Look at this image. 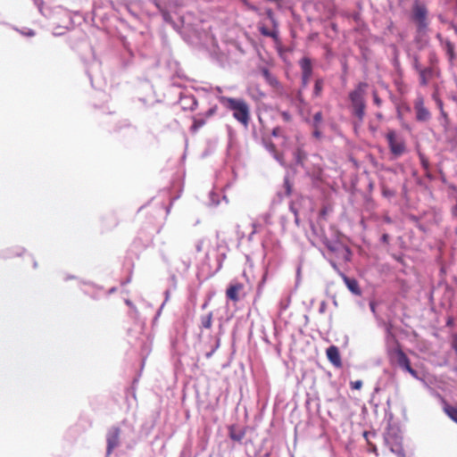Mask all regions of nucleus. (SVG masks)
Segmentation results:
<instances>
[{
  "mask_svg": "<svg viewBox=\"0 0 457 457\" xmlns=\"http://www.w3.org/2000/svg\"><path fill=\"white\" fill-rule=\"evenodd\" d=\"M229 436L232 440L240 442L245 436V432H243V431L237 432L234 430L233 428H229Z\"/></svg>",
  "mask_w": 457,
  "mask_h": 457,
  "instance_id": "4be33fe9",
  "label": "nucleus"
},
{
  "mask_svg": "<svg viewBox=\"0 0 457 457\" xmlns=\"http://www.w3.org/2000/svg\"><path fill=\"white\" fill-rule=\"evenodd\" d=\"M445 48L450 57V59H453L454 58V45L450 41H446L445 43Z\"/></svg>",
  "mask_w": 457,
  "mask_h": 457,
  "instance_id": "b1692460",
  "label": "nucleus"
},
{
  "mask_svg": "<svg viewBox=\"0 0 457 457\" xmlns=\"http://www.w3.org/2000/svg\"><path fill=\"white\" fill-rule=\"evenodd\" d=\"M120 436V429L118 427H112L109 429L107 436H106V441H107L106 455H107V457H109V455L112 453L113 449H115L119 445Z\"/></svg>",
  "mask_w": 457,
  "mask_h": 457,
  "instance_id": "0eeeda50",
  "label": "nucleus"
},
{
  "mask_svg": "<svg viewBox=\"0 0 457 457\" xmlns=\"http://www.w3.org/2000/svg\"><path fill=\"white\" fill-rule=\"evenodd\" d=\"M180 104L184 110L195 111L198 106V102L194 96H184L180 98Z\"/></svg>",
  "mask_w": 457,
  "mask_h": 457,
  "instance_id": "f8f14e48",
  "label": "nucleus"
},
{
  "mask_svg": "<svg viewBox=\"0 0 457 457\" xmlns=\"http://www.w3.org/2000/svg\"><path fill=\"white\" fill-rule=\"evenodd\" d=\"M294 157L297 164L303 165L307 159V154L301 147H298L294 153Z\"/></svg>",
  "mask_w": 457,
  "mask_h": 457,
  "instance_id": "a211bd4d",
  "label": "nucleus"
},
{
  "mask_svg": "<svg viewBox=\"0 0 457 457\" xmlns=\"http://www.w3.org/2000/svg\"><path fill=\"white\" fill-rule=\"evenodd\" d=\"M412 19L416 22L419 31L425 30L428 25L427 7L416 2L412 7Z\"/></svg>",
  "mask_w": 457,
  "mask_h": 457,
  "instance_id": "20e7f679",
  "label": "nucleus"
},
{
  "mask_svg": "<svg viewBox=\"0 0 457 457\" xmlns=\"http://www.w3.org/2000/svg\"><path fill=\"white\" fill-rule=\"evenodd\" d=\"M453 319H452V318H449V319H448V320H447V322H446V325H447V326H452V325H453Z\"/></svg>",
  "mask_w": 457,
  "mask_h": 457,
  "instance_id": "e433bc0d",
  "label": "nucleus"
},
{
  "mask_svg": "<svg viewBox=\"0 0 457 457\" xmlns=\"http://www.w3.org/2000/svg\"><path fill=\"white\" fill-rule=\"evenodd\" d=\"M244 288L242 283L237 282L229 285L226 290V296L228 299L237 303L239 300V292Z\"/></svg>",
  "mask_w": 457,
  "mask_h": 457,
  "instance_id": "9b49d317",
  "label": "nucleus"
},
{
  "mask_svg": "<svg viewBox=\"0 0 457 457\" xmlns=\"http://www.w3.org/2000/svg\"><path fill=\"white\" fill-rule=\"evenodd\" d=\"M259 31L262 36L272 37L275 40H278V31L276 29L270 30L264 25L259 26Z\"/></svg>",
  "mask_w": 457,
  "mask_h": 457,
  "instance_id": "6ab92c4d",
  "label": "nucleus"
},
{
  "mask_svg": "<svg viewBox=\"0 0 457 457\" xmlns=\"http://www.w3.org/2000/svg\"><path fill=\"white\" fill-rule=\"evenodd\" d=\"M386 138L391 154L395 157H399L406 152L404 140L399 137L395 130H389L386 135Z\"/></svg>",
  "mask_w": 457,
  "mask_h": 457,
  "instance_id": "7ed1b4c3",
  "label": "nucleus"
},
{
  "mask_svg": "<svg viewBox=\"0 0 457 457\" xmlns=\"http://www.w3.org/2000/svg\"><path fill=\"white\" fill-rule=\"evenodd\" d=\"M212 319L213 313L212 312H208L205 315H202L200 318L201 328L211 329L212 327Z\"/></svg>",
  "mask_w": 457,
  "mask_h": 457,
  "instance_id": "dca6fc26",
  "label": "nucleus"
},
{
  "mask_svg": "<svg viewBox=\"0 0 457 457\" xmlns=\"http://www.w3.org/2000/svg\"><path fill=\"white\" fill-rule=\"evenodd\" d=\"M324 86V80L322 79H317L315 80L314 88H313V96L319 97L322 94Z\"/></svg>",
  "mask_w": 457,
  "mask_h": 457,
  "instance_id": "412c9836",
  "label": "nucleus"
},
{
  "mask_svg": "<svg viewBox=\"0 0 457 457\" xmlns=\"http://www.w3.org/2000/svg\"><path fill=\"white\" fill-rule=\"evenodd\" d=\"M396 358L397 363L401 368L405 370L408 373H410L413 378H418V373L415 370H413L411 366V362L407 355L401 349L396 350Z\"/></svg>",
  "mask_w": 457,
  "mask_h": 457,
  "instance_id": "1a4fd4ad",
  "label": "nucleus"
},
{
  "mask_svg": "<svg viewBox=\"0 0 457 457\" xmlns=\"http://www.w3.org/2000/svg\"><path fill=\"white\" fill-rule=\"evenodd\" d=\"M413 67L414 69L416 70V71L419 73L420 70H422L423 68L421 67L418 58H415L414 59V62H413Z\"/></svg>",
  "mask_w": 457,
  "mask_h": 457,
  "instance_id": "7c9ffc66",
  "label": "nucleus"
},
{
  "mask_svg": "<svg viewBox=\"0 0 457 457\" xmlns=\"http://www.w3.org/2000/svg\"><path fill=\"white\" fill-rule=\"evenodd\" d=\"M434 69L432 67L423 68L420 71V85L422 87L428 86L429 80L434 76Z\"/></svg>",
  "mask_w": 457,
  "mask_h": 457,
  "instance_id": "ddd939ff",
  "label": "nucleus"
},
{
  "mask_svg": "<svg viewBox=\"0 0 457 457\" xmlns=\"http://www.w3.org/2000/svg\"><path fill=\"white\" fill-rule=\"evenodd\" d=\"M280 114H281V117H282L284 121H286V122L291 121L292 117H291V115H290V113L288 112H281Z\"/></svg>",
  "mask_w": 457,
  "mask_h": 457,
  "instance_id": "c85d7f7f",
  "label": "nucleus"
},
{
  "mask_svg": "<svg viewBox=\"0 0 457 457\" xmlns=\"http://www.w3.org/2000/svg\"><path fill=\"white\" fill-rule=\"evenodd\" d=\"M372 96H373V102L374 104L378 106V107H381L382 105V99L379 97L377 91H373L372 93Z\"/></svg>",
  "mask_w": 457,
  "mask_h": 457,
  "instance_id": "bb28decb",
  "label": "nucleus"
},
{
  "mask_svg": "<svg viewBox=\"0 0 457 457\" xmlns=\"http://www.w3.org/2000/svg\"><path fill=\"white\" fill-rule=\"evenodd\" d=\"M396 453L399 454V455H403V451L402 449V447H399V449L396 450Z\"/></svg>",
  "mask_w": 457,
  "mask_h": 457,
  "instance_id": "4c0bfd02",
  "label": "nucleus"
},
{
  "mask_svg": "<svg viewBox=\"0 0 457 457\" xmlns=\"http://www.w3.org/2000/svg\"><path fill=\"white\" fill-rule=\"evenodd\" d=\"M419 158L420 161V164L425 171H429L430 163L426 155L422 153H419Z\"/></svg>",
  "mask_w": 457,
  "mask_h": 457,
  "instance_id": "5701e85b",
  "label": "nucleus"
},
{
  "mask_svg": "<svg viewBox=\"0 0 457 457\" xmlns=\"http://www.w3.org/2000/svg\"><path fill=\"white\" fill-rule=\"evenodd\" d=\"M382 238H383L384 241H386L387 240V235H383Z\"/></svg>",
  "mask_w": 457,
  "mask_h": 457,
  "instance_id": "a19ab883",
  "label": "nucleus"
},
{
  "mask_svg": "<svg viewBox=\"0 0 457 457\" xmlns=\"http://www.w3.org/2000/svg\"><path fill=\"white\" fill-rule=\"evenodd\" d=\"M218 111V106L214 105L211 107L204 114H198L192 118L193 123L190 127V131L192 133H196L202 127L206 124V120L208 118H211L214 114H216Z\"/></svg>",
  "mask_w": 457,
  "mask_h": 457,
  "instance_id": "39448f33",
  "label": "nucleus"
},
{
  "mask_svg": "<svg viewBox=\"0 0 457 457\" xmlns=\"http://www.w3.org/2000/svg\"><path fill=\"white\" fill-rule=\"evenodd\" d=\"M262 74L265 78V79L267 80V82L273 87H279V82L278 80L273 76L271 75L268 70H263L262 71Z\"/></svg>",
  "mask_w": 457,
  "mask_h": 457,
  "instance_id": "aec40b11",
  "label": "nucleus"
},
{
  "mask_svg": "<svg viewBox=\"0 0 457 457\" xmlns=\"http://www.w3.org/2000/svg\"><path fill=\"white\" fill-rule=\"evenodd\" d=\"M280 132H281V129L280 128L277 127V128H274L273 130H272V135L274 137H278L280 135Z\"/></svg>",
  "mask_w": 457,
  "mask_h": 457,
  "instance_id": "72a5a7b5",
  "label": "nucleus"
},
{
  "mask_svg": "<svg viewBox=\"0 0 457 457\" xmlns=\"http://www.w3.org/2000/svg\"><path fill=\"white\" fill-rule=\"evenodd\" d=\"M377 117H378V119H382V118H383V115H382L381 113H378V114H377Z\"/></svg>",
  "mask_w": 457,
  "mask_h": 457,
  "instance_id": "79ce46f5",
  "label": "nucleus"
},
{
  "mask_svg": "<svg viewBox=\"0 0 457 457\" xmlns=\"http://www.w3.org/2000/svg\"><path fill=\"white\" fill-rule=\"evenodd\" d=\"M27 37H33L35 35V32L33 30H29L27 33H25Z\"/></svg>",
  "mask_w": 457,
  "mask_h": 457,
  "instance_id": "c9c22d12",
  "label": "nucleus"
},
{
  "mask_svg": "<svg viewBox=\"0 0 457 457\" xmlns=\"http://www.w3.org/2000/svg\"><path fill=\"white\" fill-rule=\"evenodd\" d=\"M342 278L345 286L353 294L356 295H360L361 294L358 281L355 278H349L345 275H342Z\"/></svg>",
  "mask_w": 457,
  "mask_h": 457,
  "instance_id": "4468645a",
  "label": "nucleus"
},
{
  "mask_svg": "<svg viewBox=\"0 0 457 457\" xmlns=\"http://www.w3.org/2000/svg\"><path fill=\"white\" fill-rule=\"evenodd\" d=\"M455 350H456V352H457V346L455 347Z\"/></svg>",
  "mask_w": 457,
  "mask_h": 457,
  "instance_id": "37998d69",
  "label": "nucleus"
},
{
  "mask_svg": "<svg viewBox=\"0 0 457 457\" xmlns=\"http://www.w3.org/2000/svg\"><path fill=\"white\" fill-rule=\"evenodd\" d=\"M276 160L278 161L281 164H283V158L279 153H278V159H276Z\"/></svg>",
  "mask_w": 457,
  "mask_h": 457,
  "instance_id": "58836bf2",
  "label": "nucleus"
},
{
  "mask_svg": "<svg viewBox=\"0 0 457 457\" xmlns=\"http://www.w3.org/2000/svg\"><path fill=\"white\" fill-rule=\"evenodd\" d=\"M350 387L353 390H360L362 387V381L361 380L351 381Z\"/></svg>",
  "mask_w": 457,
  "mask_h": 457,
  "instance_id": "cd10ccee",
  "label": "nucleus"
},
{
  "mask_svg": "<svg viewBox=\"0 0 457 457\" xmlns=\"http://www.w3.org/2000/svg\"><path fill=\"white\" fill-rule=\"evenodd\" d=\"M328 360L337 368H341L342 359L338 347L336 345H330L326 351Z\"/></svg>",
  "mask_w": 457,
  "mask_h": 457,
  "instance_id": "9d476101",
  "label": "nucleus"
},
{
  "mask_svg": "<svg viewBox=\"0 0 457 457\" xmlns=\"http://www.w3.org/2000/svg\"><path fill=\"white\" fill-rule=\"evenodd\" d=\"M220 104L231 111L236 120L247 128L251 120L250 106L248 103L242 98H233L228 96H220Z\"/></svg>",
  "mask_w": 457,
  "mask_h": 457,
  "instance_id": "f257e3e1",
  "label": "nucleus"
},
{
  "mask_svg": "<svg viewBox=\"0 0 457 457\" xmlns=\"http://www.w3.org/2000/svg\"><path fill=\"white\" fill-rule=\"evenodd\" d=\"M314 137H320V131L319 130L318 127H315V130L313 132Z\"/></svg>",
  "mask_w": 457,
  "mask_h": 457,
  "instance_id": "f704fd0d",
  "label": "nucleus"
},
{
  "mask_svg": "<svg viewBox=\"0 0 457 457\" xmlns=\"http://www.w3.org/2000/svg\"><path fill=\"white\" fill-rule=\"evenodd\" d=\"M311 76L312 75H302V84H303V87H307V85L309 84V81H310V79H311Z\"/></svg>",
  "mask_w": 457,
  "mask_h": 457,
  "instance_id": "c756f323",
  "label": "nucleus"
},
{
  "mask_svg": "<svg viewBox=\"0 0 457 457\" xmlns=\"http://www.w3.org/2000/svg\"><path fill=\"white\" fill-rule=\"evenodd\" d=\"M328 249L336 254L337 258L344 262H349L351 260L352 252L348 246L337 243V244H328Z\"/></svg>",
  "mask_w": 457,
  "mask_h": 457,
  "instance_id": "423d86ee",
  "label": "nucleus"
},
{
  "mask_svg": "<svg viewBox=\"0 0 457 457\" xmlns=\"http://www.w3.org/2000/svg\"><path fill=\"white\" fill-rule=\"evenodd\" d=\"M267 150L271 153L275 159H278V152L277 151L276 145L272 142H267L265 144Z\"/></svg>",
  "mask_w": 457,
  "mask_h": 457,
  "instance_id": "393cba45",
  "label": "nucleus"
},
{
  "mask_svg": "<svg viewBox=\"0 0 457 457\" xmlns=\"http://www.w3.org/2000/svg\"><path fill=\"white\" fill-rule=\"evenodd\" d=\"M382 193L385 196H394L395 193L386 187H383Z\"/></svg>",
  "mask_w": 457,
  "mask_h": 457,
  "instance_id": "2f4dec72",
  "label": "nucleus"
},
{
  "mask_svg": "<svg viewBox=\"0 0 457 457\" xmlns=\"http://www.w3.org/2000/svg\"><path fill=\"white\" fill-rule=\"evenodd\" d=\"M301 70H302V75H312V61L309 57H303L299 62Z\"/></svg>",
  "mask_w": 457,
  "mask_h": 457,
  "instance_id": "2eb2a0df",
  "label": "nucleus"
},
{
  "mask_svg": "<svg viewBox=\"0 0 457 457\" xmlns=\"http://www.w3.org/2000/svg\"><path fill=\"white\" fill-rule=\"evenodd\" d=\"M367 89L368 84L366 82H359L348 95L351 112L359 122L363 121L366 113L365 96Z\"/></svg>",
  "mask_w": 457,
  "mask_h": 457,
  "instance_id": "f03ea898",
  "label": "nucleus"
},
{
  "mask_svg": "<svg viewBox=\"0 0 457 457\" xmlns=\"http://www.w3.org/2000/svg\"><path fill=\"white\" fill-rule=\"evenodd\" d=\"M267 15L271 20L273 25L276 26L277 24H276V21H275L274 16H273V12L270 10H269L267 12Z\"/></svg>",
  "mask_w": 457,
  "mask_h": 457,
  "instance_id": "473e14b6",
  "label": "nucleus"
},
{
  "mask_svg": "<svg viewBox=\"0 0 457 457\" xmlns=\"http://www.w3.org/2000/svg\"><path fill=\"white\" fill-rule=\"evenodd\" d=\"M425 175H426V177L430 178V170L428 172L425 171Z\"/></svg>",
  "mask_w": 457,
  "mask_h": 457,
  "instance_id": "ea45409f",
  "label": "nucleus"
},
{
  "mask_svg": "<svg viewBox=\"0 0 457 457\" xmlns=\"http://www.w3.org/2000/svg\"><path fill=\"white\" fill-rule=\"evenodd\" d=\"M322 121V112H318L313 115L314 127H318Z\"/></svg>",
  "mask_w": 457,
  "mask_h": 457,
  "instance_id": "a878e982",
  "label": "nucleus"
},
{
  "mask_svg": "<svg viewBox=\"0 0 457 457\" xmlns=\"http://www.w3.org/2000/svg\"><path fill=\"white\" fill-rule=\"evenodd\" d=\"M416 119L419 121H427L430 118L429 111L425 107L423 97H418L414 102Z\"/></svg>",
  "mask_w": 457,
  "mask_h": 457,
  "instance_id": "6e6552de",
  "label": "nucleus"
},
{
  "mask_svg": "<svg viewBox=\"0 0 457 457\" xmlns=\"http://www.w3.org/2000/svg\"><path fill=\"white\" fill-rule=\"evenodd\" d=\"M444 402V411L447 416L457 423V407L448 404L445 401Z\"/></svg>",
  "mask_w": 457,
  "mask_h": 457,
  "instance_id": "f3484780",
  "label": "nucleus"
}]
</instances>
